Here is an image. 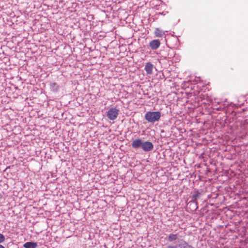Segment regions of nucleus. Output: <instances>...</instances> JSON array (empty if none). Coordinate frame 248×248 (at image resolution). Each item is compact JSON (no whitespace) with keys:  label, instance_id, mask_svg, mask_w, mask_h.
Masks as SVG:
<instances>
[{"label":"nucleus","instance_id":"obj_1","mask_svg":"<svg viewBox=\"0 0 248 248\" xmlns=\"http://www.w3.org/2000/svg\"><path fill=\"white\" fill-rule=\"evenodd\" d=\"M161 113L159 111H148L145 114V119L150 123H154L159 120Z\"/></svg>","mask_w":248,"mask_h":248},{"label":"nucleus","instance_id":"obj_2","mask_svg":"<svg viewBox=\"0 0 248 248\" xmlns=\"http://www.w3.org/2000/svg\"><path fill=\"white\" fill-rule=\"evenodd\" d=\"M119 112L118 109L115 108H111L107 112V116L109 120L113 121L117 118Z\"/></svg>","mask_w":248,"mask_h":248},{"label":"nucleus","instance_id":"obj_3","mask_svg":"<svg viewBox=\"0 0 248 248\" xmlns=\"http://www.w3.org/2000/svg\"><path fill=\"white\" fill-rule=\"evenodd\" d=\"M141 147L143 151L145 152H149L153 149L154 145L151 142L145 141L142 143Z\"/></svg>","mask_w":248,"mask_h":248},{"label":"nucleus","instance_id":"obj_4","mask_svg":"<svg viewBox=\"0 0 248 248\" xmlns=\"http://www.w3.org/2000/svg\"><path fill=\"white\" fill-rule=\"evenodd\" d=\"M160 43L158 40L155 39L150 42L149 46L153 50L157 49L160 46Z\"/></svg>","mask_w":248,"mask_h":248},{"label":"nucleus","instance_id":"obj_5","mask_svg":"<svg viewBox=\"0 0 248 248\" xmlns=\"http://www.w3.org/2000/svg\"><path fill=\"white\" fill-rule=\"evenodd\" d=\"M141 140L140 139H136L132 143V147L134 148H138L140 147H141L142 145Z\"/></svg>","mask_w":248,"mask_h":248},{"label":"nucleus","instance_id":"obj_6","mask_svg":"<svg viewBox=\"0 0 248 248\" xmlns=\"http://www.w3.org/2000/svg\"><path fill=\"white\" fill-rule=\"evenodd\" d=\"M154 65L151 62H147L145 67V70L148 74L152 73Z\"/></svg>","mask_w":248,"mask_h":248},{"label":"nucleus","instance_id":"obj_7","mask_svg":"<svg viewBox=\"0 0 248 248\" xmlns=\"http://www.w3.org/2000/svg\"><path fill=\"white\" fill-rule=\"evenodd\" d=\"M23 247L25 248H36L37 247V244L36 242H28L25 243Z\"/></svg>","mask_w":248,"mask_h":248},{"label":"nucleus","instance_id":"obj_8","mask_svg":"<svg viewBox=\"0 0 248 248\" xmlns=\"http://www.w3.org/2000/svg\"><path fill=\"white\" fill-rule=\"evenodd\" d=\"M155 34L156 37H161L163 35L164 32L162 30H160L159 29L156 28L155 31Z\"/></svg>","mask_w":248,"mask_h":248},{"label":"nucleus","instance_id":"obj_9","mask_svg":"<svg viewBox=\"0 0 248 248\" xmlns=\"http://www.w3.org/2000/svg\"><path fill=\"white\" fill-rule=\"evenodd\" d=\"M178 238L177 234H170L168 237V240L170 242H172L176 240Z\"/></svg>","mask_w":248,"mask_h":248},{"label":"nucleus","instance_id":"obj_10","mask_svg":"<svg viewBox=\"0 0 248 248\" xmlns=\"http://www.w3.org/2000/svg\"><path fill=\"white\" fill-rule=\"evenodd\" d=\"M180 248H193L191 246L189 245L187 243H185L184 244H181V245L180 246Z\"/></svg>","mask_w":248,"mask_h":248},{"label":"nucleus","instance_id":"obj_11","mask_svg":"<svg viewBox=\"0 0 248 248\" xmlns=\"http://www.w3.org/2000/svg\"><path fill=\"white\" fill-rule=\"evenodd\" d=\"M51 87L53 88H55L56 90H58L59 88V86L56 82L52 83L51 84Z\"/></svg>","mask_w":248,"mask_h":248},{"label":"nucleus","instance_id":"obj_12","mask_svg":"<svg viewBox=\"0 0 248 248\" xmlns=\"http://www.w3.org/2000/svg\"><path fill=\"white\" fill-rule=\"evenodd\" d=\"M5 240V237H4V236L0 233V243H2L3 242H4Z\"/></svg>","mask_w":248,"mask_h":248},{"label":"nucleus","instance_id":"obj_13","mask_svg":"<svg viewBox=\"0 0 248 248\" xmlns=\"http://www.w3.org/2000/svg\"><path fill=\"white\" fill-rule=\"evenodd\" d=\"M181 245V244H178L175 246H173V248H180V246Z\"/></svg>","mask_w":248,"mask_h":248},{"label":"nucleus","instance_id":"obj_14","mask_svg":"<svg viewBox=\"0 0 248 248\" xmlns=\"http://www.w3.org/2000/svg\"><path fill=\"white\" fill-rule=\"evenodd\" d=\"M167 248H173V246H168Z\"/></svg>","mask_w":248,"mask_h":248},{"label":"nucleus","instance_id":"obj_15","mask_svg":"<svg viewBox=\"0 0 248 248\" xmlns=\"http://www.w3.org/2000/svg\"><path fill=\"white\" fill-rule=\"evenodd\" d=\"M0 248H5L3 246L0 245Z\"/></svg>","mask_w":248,"mask_h":248}]
</instances>
